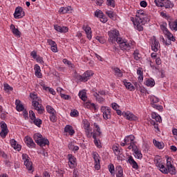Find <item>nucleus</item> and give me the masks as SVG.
<instances>
[{
  "label": "nucleus",
  "instance_id": "obj_1",
  "mask_svg": "<svg viewBox=\"0 0 177 177\" xmlns=\"http://www.w3.org/2000/svg\"><path fill=\"white\" fill-rule=\"evenodd\" d=\"M154 163L156 167L158 168L159 171H160L162 174H165L166 175L168 174H171V175H175V174H176V169L173 165L174 160L171 157H168L167 158V167H165V165H164L162 159L160 156H155Z\"/></svg>",
  "mask_w": 177,
  "mask_h": 177
},
{
  "label": "nucleus",
  "instance_id": "obj_2",
  "mask_svg": "<svg viewBox=\"0 0 177 177\" xmlns=\"http://www.w3.org/2000/svg\"><path fill=\"white\" fill-rule=\"evenodd\" d=\"M30 97L32 100V105L35 110H37L39 114H44L45 109L42 106V104H41V98L34 93H30Z\"/></svg>",
  "mask_w": 177,
  "mask_h": 177
},
{
  "label": "nucleus",
  "instance_id": "obj_3",
  "mask_svg": "<svg viewBox=\"0 0 177 177\" xmlns=\"http://www.w3.org/2000/svg\"><path fill=\"white\" fill-rule=\"evenodd\" d=\"M95 128V132L92 133L93 139H94V145L98 147V149H102V142H100V138H102V131L100 127L96 123L93 124Z\"/></svg>",
  "mask_w": 177,
  "mask_h": 177
},
{
  "label": "nucleus",
  "instance_id": "obj_4",
  "mask_svg": "<svg viewBox=\"0 0 177 177\" xmlns=\"http://www.w3.org/2000/svg\"><path fill=\"white\" fill-rule=\"evenodd\" d=\"M108 41L110 44H118L119 41L122 39V37H120V31L116 29L111 30L108 32Z\"/></svg>",
  "mask_w": 177,
  "mask_h": 177
},
{
  "label": "nucleus",
  "instance_id": "obj_5",
  "mask_svg": "<svg viewBox=\"0 0 177 177\" xmlns=\"http://www.w3.org/2000/svg\"><path fill=\"white\" fill-rule=\"evenodd\" d=\"M33 139L40 147H44V146H49V140L41 136L39 133H36L33 136Z\"/></svg>",
  "mask_w": 177,
  "mask_h": 177
},
{
  "label": "nucleus",
  "instance_id": "obj_6",
  "mask_svg": "<svg viewBox=\"0 0 177 177\" xmlns=\"http://www.w3.org/2000/svg\"><path fill=\"white\" fill-rule=\"evenodd\" d=\"M155 3L158 8H165V9H172L174 4L171 0H164L163 1H160V0H155Z\"/></svg>",
  "mask_w": 177,
  "mask_h": 177
},
{
  "label": "nucleus",
  "instance_id": "obj_7",
  "mask_svg": "<svg viewBox=\"0 0 177 177\" xmlns=\"http://www.w3.org/2000/svg\"><path fill=\"white\" fill-rule=\"evenodd\" d=\"M118 44L120 45V48L122 50H131L132 46H133V43L131 41H127L125 39H121Z\"/></svg>",
  "mask_w": 177,
  "mask_h": 177
},
{
  "label": "nucleus",
  "instance_id": "obj_8",
  "mask_svg": "<svg viewBox=\"0 0 177 177\" xmlns=\"http://www.w3.org/2000/svg\"><path fill=\"white\" fill-rule=\"evenodd\" d=\"M147 19H135L133 21L134 28L138 31H143V26L146 24Z\"/></svg>",
  "mask_w": 177,
  "mask_h": 177
},
{
  "label": "nucleus",
  "instance_id": "obj_9",
  "mask_svg": "<svg viewBox=\"0 0 177 177\" xmlns=\"http://www.w3.org/2000/svg\"><path fill=\"white\" fill-rule=\"evenodd\" d=\"M124 142H126V145L128 147L129 150H131L136 146V142H135V136L133 135H129L124 138Z\"/></svg>",
  "mask_w": 177,
  "mask_h": 177
},
{
  "label": "nucleus",
  "instance_id": "obj_10",
  "mask_svg": "<svg viewBox=\"0 0 177 177\" xmlns=\"http://www.w3.org/2000/svg\"><path fill=\"white\" fill-rule=\"evenodd\" d=\"M93 71H86L82 75L77 76V80L81 81V82H86L88 80H91V77L93 75Z\"/></svg>",
  "mask_w": 177,
  "mask_h": 177
},
{
  "label": "nucleus",
  "instance_id": "obj_11",
  "mask_svg": "<svg viewBox=\"0 0 177 177\" xmlns=\"http://www.w3.org/2000/svg\"><path fill=\"white\" fill-rule=\"evenodd\" d=\"M22 160L28 171L32 172V162L30 161V157L26 153L22 154Z\"/></svg>",
  "mask_w": 177,
  "mask_h": 177
},
{
  "label": "nucleus",
  "instance_id": "obj_12",
  "mask_svg": "<svg viewBox=\"0 0 177 177\" xmlns=\"http://www.w3.org/2000/svg\"><path fill=\"white\" fill-rule=\"evenodd\" d=\"M101 111L102 113L104 120H110L111 118V109L109 106H102Z\"/></svg>",
  "mask_w": 177,
  "mask_h": 177
},
{
  "label": "nucleus",
  "instance_id": "obj_13",
  "mask_svg": "<svg viewBox=\"0 0 177 177\" xmlns=\"http://www.w3.org/2000/svg\"><path fill=\"white\" fill-rule=\"evenodd\" d=\"M83 128L87 138H91L92 136V128L91 127V123H89L87 120L83 121Z\"/></svg>",
  "mask_w": 177,
  "mask_h": 177
},
{
  "label": "nucleus",
  "instance_id": "obj_14",
  "mask_svg": "<svg viewBox=\"0 0 177 177\" xmlns=\"http://www.w3.org/2000/svg\"><path fill=\"white\" fill-rule=\"evenodd\" d=\"M0 126L1 128V131L0 132V136L2 139H5L6 136H8V133H9V129H8V125L5 122H1Z\"/></svg>",
  "mask_w": 177,
  "mask_h": 177
},
{
  "label": "nucleus",
  "instance_id": "obj_15",
  "mask_svg": "<svg viewBox=\"0 0 177 177\" xmlns=\"http://www.w3.org/2000/svg\"><path fill=\"white\" fill-rule=\"evenodd\" d=\"M160 102V99L158 97L152 95L151 97V104L152 105V107L153 109H156V110H158L159 111L162 110V106L157 104Z\"/></svg>",
  "mask_w": 177,
  "mask_h": 177
},
{
  "label": "nucleus",
  "instance_id": "obj_16",
  "mask_svg": "<svg viewBox=\"0 0 177 177\" xmlns=\"http://www.w3.org/2000/svg\"><path fill=\"white\" fill-rule=\"evenodd\" d=\"M122 114V116L129 121H138V116L135 115L130 111H123Z\"/></svg>",
  "mask_w": 177,
  "mask_h": 177
},
{
  "label": "nucleus",
  "instance_id": "obj_17",
  "mask_svg": "<svg viewBox=\"0 0 177 177\" xmlns=\"http://www.w3.org/2000/svg\"><path fill=\"white\" fill-rule=\"evenodd\" d=\"M151 48L153 52H158V49H160V42L154 37L151 39Z\"/></svg>",
  "mask_w": 177,
  "mask_h": 177
},
{
  "label": "nucleus",
  "instance_id": "obj_18",
  "mask_svg": "<svg viewBox=\"0 0 177 177\" xmlns=\"http://www.w3.org/2000/svg\"><path fill=\"white\" fill-rule=\"evenodd\" d=\"M24 16H25V14H24V11H23V8L17 7L15 9V12L14 13L15 19H21V17H24Z\"/></svg>",
  "mask_w": 177,
  "mask_h": 177
},
{
  "label": "nucleus",
  "instance_id": "obj_19",
  "mask_svg": "<svg viewBox=\"0 0 177 177\" xmlns=\"http://www.w3.org/2000/svg\"><path fill=\"white\" fill-rule=\"evenodd\" d=\"M82 30L85 31V33L86 34V37L88 39H92V28H91V26L86 25H84L82 26Z\"/></svg>",
  "mask_w": 177,
  "mask_h": 177
},
{
  "label": "nucleus",
  "instance_id": "obj_20",
  "mask_svg": "<svg viewBox=\"0 0 177 177\" xmlns=\"http://www.w3.org/2000/svg\"><path fill=\"white\" fill-rule=\"evenodd\" d=\"M25 143L27 145V147H30V149H35L36 146L35 142H34V140H32V138L28 136L25 138Z\"/></svg>",
  "mask_w": 177,
  "mask_h": 177
},
{
  "label": "nucleus",
  "instance_id": "obj_21",
  "mask_svg": "<svg viewBox=\"0 0 177 177\" xmlns=\"http://www.w3.org/2000/svg\"><path fill=\"white\" fill-rule=\"evenodd\" d=\"M127 162H129V164H130V165H131L132 168H133L134 169H138V168H139L138 162L135 161V159H133V157H132V156H129L128 157Z\"/></svg>",
  "mask_w": 177,
  "mask_h": 177
},
{
  "label": "nucleus",
  "instance_id": "obj_22",
  "mask_svg": "<svg viewBox=\"0 0 177 177\" xmlns=\"http://www.w3.org/2000/svg\"><path fill=\"white\" fill-rule=\"evenodd\" d=\"M68 165L70 168H75V157L73 156V154H68Z\"/></svg>",
  "mask_w": 177,
  "mask_h": 177
},
{
  "label": "nucleus",
  "instance_id": "obj_23",
  "mask_svg": "<svg viewBox=\"0 0 177 177\" xmlns=\"http://www.w3.org/2000/svg\"><path fill=\"white\" fill-rule=\"evenodd\" d=\"M68 149L71 150V151H73V153H77V151L80 150V147L75 145V142H71L68 143Z\"/></svg>",
  "mask_w": 177,
  "mask_h": 177
},
{
  "label": "nucleus",
  "instance_id": "obj_24",
  "mask_svg": "<svg viewBox=\"0 0 177 177\" xmlns=\"http://www.w3.org/2000/svg\"><path fill=\"white\" fill-rule=\"evenodd\" d=\"M54 28L55 31H57L58 32L66 33L68 32V28L66 26H60L59 25H55Z\"/></svg>",
  "mask_w": 177,
  "mask_h": 177
},
{
  "label": "nucleus",
  "instance_id": "obj_25",
  "mask_svg": "<svg viewBox=\"0 0 177 177\" xmlns=\"http://www.w3.org/2000/svg\"><path fill=\"white\" fill-rule=\"evenodd\" d=\"M147 17V15H146V13L142 10H139L137 12L136 17V19H141L142 20H146Z\"/></svg>",
  "mask_w": 177,
  "mask_h": 177
},
{
  "label": "nucleus",
  "instance_id": "obj_26",
  "mask_svg": "<svg viewBox=\"0 0 177 177\" xmlns=\"http://www.w3.org/2000/svg\"><path fill=\"white\" fill-rule=\"evenodd\" d=\"M10 144L15 150H17V151H20V150H21V145L17 144V141L15 139L10 140Z\"/></svg>",
  "mask_w": 177,
  "mask_h": 177
},
{
  "label": "nucleus",
  "instance_id": "obj_27",
  "mask_svg": "<svg viewBox=\"0 0 177 177\" xmlns=\"http://www.w3.org/2000/svg\"><path fill=\"white\" fill-rule=\"evenodd\" d=\"M134 154H135V157L136 158H142L143 157V155L142 154V152L140 151V150H139V149H138V146L134 147L133 148H131Z\"/></svg>",
  "mask_w": 177,
  "mask_h": 177
},
{
  "label": "nucleus",
  "instance_id": "obj_28",
  "mask_svg": "<svg viewBox=\"0 0 177 177\" xmlns=\"http://www.w3.org/2000/svg\"><path fill=\"white\" fill-rule=\"evenodd\" d=\"M115 174L116 177H124V170L122 169V167L120 165L116 166Z\"/></svg>",
  "mask_w": 177,
  "mask_h": 177
},
{
  "label": "nucleus",
  "instance_id": "obj_29",
  "mask_svg": "<svg viewBox=\"0 0 177 177\" xmlns=\"http://www.w3.org/2000/svg\"><path fill=\"white\" fill-rule=\"evenodd\" d=\"M64 132L66 133H69L71 136H73L75 133V131H74V129L73 128V126L71 125H66L64 128Z\"/></svg>",
  "mask_w": 177,
  "mask_h": 177
},
{
  "label": "nucleus",
  "instance_id": "obj_30",
  "mask_svg": "<svg viewBox=\"0 0 177 177\" xmlns=\"http://www.w3.org/2000/svg\"><path fill=\"white\" fill-rule=\"evenodd\" d=\"M84 106L86 109H90V110H94V111H96L97 110L96 105L94 103H91L89 102H85L84 104Z\"/></svg>",
  "mask_w": 177,
  "mask_h": 177
},
{
  "label": "nucleus",
  "instance_id": "obj_31",
  "mask_svg": "<svg viewBox=\"0 0 177 177\" xmlns=\"http://www.w3.org/2000/svg\"><path fill=\"white\" fill-rule=\"evenodd\" d=\"M35 75H36L37 78H42V73H41V67H39L38 64L35 65Z\"/></svg>",
  "mask_w": 177,
  "mask_h": 177
},
{
  "label": "nucleus",
  "instance_id": "obj_32",
  "mask_svg": "<svg viewBox=\"0 0 177 177\" xmlns=\"http://www.w3.org/2000/svg\"><path fill=\"white\" fill-rule=\"evenodd\" d=\"M123 84L129 91H135V86H133L131 82H128L127 80H123Z\"/></svg>",
  "mask_w": 177,
  "mask_h": 177
},
{
  "label": "nucleus",
  "instance_id": "obj_33",
  "mask_svg": "<svg viewBox=\"0 0 177 177\" xmlns=\"http://www.w3.org/2000/svg\"><path fill=\"white\" fill-rule=\"evenodd\" d=\"M15 106L17 111H23L24 110V106L22 105L21 101L16 100Z\"/></svg>",
  "mask_w": 177,
  "mask_h": 177
},
{
  "label": "nucleus",
  "instance_id": "obj_34",
  "mask_svg": "<svg viewBox=\"0 0 177 177\" xmlns=\"http://www.w3.org/2000/svg\"><path fill=\"white\" fill-rule=\"evenodd\" d=\"M71 9V6L68 7H62L59 10V15H66V13H68Z\"/></svg>",
  "mask_w": 177,
  "mask_h": 177
},
{
  "label": "nucleus",
  "instance_id": "obj_35",
  "mask_svg": "<svg viewBox=\"0 0 177 177\" xmlns=\"http://www.w3.org/2000/svg\"><path fill=\"white\" fill-rule=\"evenodd\" d=\"M169 26L171 31H177V19L174 21H169Z\"/></svg>",
  "mask_w": 177,
  "mask_h": 177
},
{
  "label": "nucleus",
  "instance_id": "obj_36",
  "mask_svg": "<svg viewBox=\"0 0 177 177\" xmlns=\"http://www.w3.org/2000/svg\"><path fill=\"white\" fill-rule=\"evenodd\" d=\"M153 145L159 149H164L165 145L164 142H158L157 140H153Z\"/></svg>",
  "mask_w": 177,
  "mask_h": 177
},
{
  "label": "nucleus",
  "instance_id": "obj_37",
  "mask_svg": "<svg viewBox=\"0 0 177 177\" xmlns=\"http://www.w3.org/2000/svg\"><path fill=\"white\" fill-rule=\"evenodd\" d=\"M10 30H12V33L14 34V35H16L17 37H20V31H19V29L16 28L15 25L11 24Z\"/></svg>",
  "mask_w": 177,
  "mask_h": 177
},
{
  "label": "nucleus",
  "instance_id": "obj_38",
  "mask_svg": "<svg viewBox=\"0 0 177 177\" xmlns=\"http://www.w3.org/2000/svg\"><path fill=\"white\" fill-rule=\"evenodd\" d=\"M92 157L95 162H100V156H99V153L96 151L92 152Z\"/></svg>",
  "mask_w": 177,
  "mask_h": 177
},
{
  "label": "nucleus",
  "instance_id": "obj_39",
  "mask_svg": "<svg viewBox=\"0 0 177 177\" xmlns=\"http://www.w3.org/2000/svg\"><path fill=\"white\" fill-rule=\"evenodd\" d=\"M145 85H147V86H150V88H153V86L156 85V82L153 79H148L145 82Z\"/></svg>",
  "mask_w": 177,
  "mask_h": 177
},
{
  "label": "nucleus",
  "instance_id": "obj_40",
  "mask_svg": "<svg viewBox=\"0 0 177 177\" xmlns=\"http://www.w3.org/2000/svg\"><path fill=\"white\" fill-rule=\"evenodd\" d=\"M151 118L155 120L156 122H161V116L157 114V113L153 112L151 113Z\"/></svg>",
  "mask_w": 177,
  "mask_h": 177
},
{
  "label": "nucleus",
  "instance_id": "obj_41",
  "mask_svg": "<svg viewBox=\"0 0 177 177\" xmlns=\"http://www.w3.org/2000/svg\"><path fill=\"white\" fill-rule=\"evenodd\" d=\"M79 97L82 100H83V102H86V99H88V97H86V93L84 91H80Z\"/></svg>",
  "mask_w": 177,
  "mask_h": 177
},
{
  "label": "nucleus",
  "instance_id": "obj_42",
  "mask_svg": "<svg viewBox=\"0 0 177 177\" xmlns=\"http://www.w3.org/2000/svg\"><path fill=\"white\" fill-rule=\"evenodd\" d=\"M46 111L49 113V114H54L56 113V110H55V109L53 107H52V106L50 105H47L46 106Z\"/></svg>",
  "mask_w": 177,
  "mask_h": 177
},
{
  "label": "nucleus",
  "instance_id": "obj_43",
  "mask_svg": "<svg viewBox=\"0 0 177 177\" xmlns=\"http://www.w3.org/2000/svg\"><path fill=\"white\" fill-rule=\"evenodd\" d=\"M113 71L115 73V77H122V71H121V70L119 68H114Z\"/></svg>",
  "mask_w": 177,
  "mask_h": 177
},
{
  "label": "nucleus",
  "instance_id": "obj_44",
  "mask_svg": "<svg viewBox=\"0 0 177 177\" xmlns=\"http://www.w3.org/2000/svg\"><path fill=\"white\" fill-rule=\"evenodd\" d=\"M94 96L98 103H104V98L102 97L97 93H94Z\"/></svg>",
  "mask_w": 177,
  "mask_h": 177
},
{
  "label": "nucleus",
  "instance_id": "obj_45",
  "mask_svg": "<svg viewBox=\"0 0 177 177\" xmlns=\"http://www.w3.org/2000/svg\"><path fill=\"white\" fill-rule=\"evenodd\" d=\"M32 122L39 128H41V125H42V120L39 118L35 119Z\"/></svg>",
  "mask_w": 177,
  "mask_h": 177
},
{
  "label": "nucleus",
  "instance_id": "obj_46",
  "mask_svg": "<svg viewBox=\"0 0 177 177\" xmlns=\"http://www.w3.org/2000/svg\"><path fill=\"white\" fill-rule=\"evenodd\" d=\"M165 35H166L167 37V38L169 41H172L173 42H175V41H176V39L174 37V35H172V33H171V32H169V31L166 32L165 34Z\"/></svg>",
  "mask_w": 177,
  "mask_h": 177
},
{
  "label": "nucleus",
  "instance_id": "obj_47",
  "mask_svg": "<svg viewBox=\"0 0 177 177\" xmlns=\"http://www.w3.org/2000/svg\"><path fill=\"white\" fill-rule=\"evenodd\" d=\"M160 27L163 34H167V32L169 31L168 28H167V23H163L160 26Z\"/></svg>",
  "mask_w": 177,
  "mask_h": 177
},
{
  "label": "nucleus",
  "instance_id": "obj_48",
  "mask_svg": "<svg viewBox=\"0 0 177 177\" xmlns=\"http://www.w3.org/2000/svg\"><path fill=\"white\" fill-rule=\"evenodd\" d=\"M109 171L110 174L113 176L115 175V169L114 168V165L111 164L108 166Z\"/></svg>",
  "mask_w": 177,
  "mask_h": 177
},
{
  "label": "nucleus",
  "instance_id": "obj_49",
  "mask_svg": "<svg viewBox=\"0 0 177 177\" xmlns=\"http://www.w3.org/2000/svg\"><path fill=\"white\" fill-rule=\"evenodd\" d=\"M95 17H99V19H102L104 15L103 14V12L100 10H96L95 12Z\"/></svg>",
  "mask_w": 177,
  "mask_h": 177
},
{
  "label": "nucleus",
  "instance_id": "obj_50",
  "mask_svg": "<svg viewBox=\"0 0 177 177\" xmlns=\"http://www.w3.org/2000/svg\"><path fill=\"white\" fill-rule=\"evenodd\" d=\"M137 74L139 75L138 80H143V71L142 70V68H138L137 69Z\"/></svg>",
  "mask_w": 177,
  "mask_h": 177
},
{
  "label": "nucleus",
  "instance_id": "obj_51",
  "mask_svg": "<svg viewBox=\"0 0 177 177\" xmlns=\"http://www.w3.org/2000/svg\"><path fill=\"white\" fill-rule=\"evenodd\" d=\"M50 120L51 121V122H56L57 121V116H56V112L55 113L50 114Z\"/></svg>",
  "mask_w": 177,
  "mask_h": 177
},
{
  "label": "nucleus",
  "instance_id": "obj_52",
  "mask_svg": "<svg viewBox=\"0 0 177 177\" xmlns=\"http://www.w3.org/2000/svg\"><path fill=\"white\" fill-rule=\"evenodd\" d=\"M106 15H107L110 19H112V20L114 19V16H115L114 12L110 10L106 11Z\"/></svg>",
  "mask_w": 177,
  "mask_h": 177
},
{
  "label": "nucleus",
  "instance_id": "obj_53",
  "mask_svg": "<svg viewBox=\"0 0 177 177\" xmlns=\"http://www.w3.org/2000/svg\"><path fill=\"white\" fill-rule=\"evenodd\" d=\"M106 5L112 8H115V1L114 0H106Z\"/></svg>",
  "mask_w": 177,
  "mask_h": 177
},
{
  "label": "nucleus",
  "instance_id": "obj_54",
  "mask_svg": "<svg viewBox=\"0 0 177 177\" xmlns=\"http://www.w3.org/2000/svg\"><path fill=\"white\" fill-rule=\"evenodd\" d=\"M113 150L115 156H120L121 151H120V149L118 148V147L114 145L113 147Z\"/></svg>",
  "mask_w": 177,
  "mask_h": 177
},
{
  "label": "nucleus",
  "instance_id": "obj_55",
  "mask_svg": "<svg viewBox=\"0 0 177 177\" xmlns=\"http://www.w3.org/2000/svg\"><path fill=\"white\" fill-rule=\"evenodd\" d=\"M29 117L32 122L37 118V117H35V113H34L33 111H29Z\"/></svg>",
  "mask_w": 177,
  "mask_h": 177
},
{
  "label": "nucleus",
  "instance_id": "obj_56",
  "mask_svg": "<svg viewBox=\"0 0 177 177\" xmlns=\"http://www.w3.org/2000/svg\"><path fill=\"white\" fill-rule=\"evenodd\" d=\"M133 58L135 60H139L140 59V54H139V51L136 50L133 53Z\"/></svg>",
  "mask_w": 177,
  "mask_h": 177
},
{
  "label": "nucleus",
  "instance_id": "obj_57",
  "mask_svg": "<svg viewBox=\"0 0 177 177\" xmlns=\"http://www.w3.org/2000/svg\"><path fill=\"white\" fill-rule=\"evenodd\" d=\"M4 91H13V87L10 86L8 84H4Z\"/></svg>",
  "mask_w": 177,
  "mask_h": 177
},
{
  "label": "nucleus",
  "instance_id": "obj_58",
  "mask_svg": "<svg viewBox=\"0 0 177 177\" xmlns=\"http://www.w3.org/2000/svg\"><path fill=\"white\" fill-rule=\"evenodd\" d=\"M78 111L74 109L71 112V117H78Z\"/></svg>",
  "mask_w": 177,
  "mask_h": 177
},
{
  "label": "nucleus",
  "instance_id": "obj_59",
  "mask_svg": "<svg viewBox=\"0 0 177 177\" xmlns=\"http://www.w3.org/2000/svg\"><path fill=\"white\" fill-rule=\"evenodd\" d=\"M62 62L64 64H66L69 67H73V64L70 61H68L67 59H64Z\"/></svg>",
  "mask_w": 177,
  "mask_h": 177
},
{
  "label": "nucleus",
  "instance_id": "obj_60",
  "mask_svg": "<svg viewBox=\"0 0 177 177\" xmlns=\"http://www.w3.org/2000/svg\"><path fill=\"white\" fill-rule=\"evenodd\" d=\"M60 96L62 99H64V100H68L71 99V97H70V95H68L61 93Z\"/></svg>",
  "mask_w": 177,
  "mask_h": 177
},
{
  "label": "nucleus",
  "instance_id": "obj_61",
  "mask_svg": "<svg viewBox=\"0 0 177 177\" xmlns=\"http://www.w3.org/2000/svg\"><path fill=\"white\" fill-rule=\"evenodd\" d=\"M36 60H37V63H39L40 64H44V58H42L40 56H37V57L36 58Z\"/></svg>",
  "mask_w": 177,
  "mask_h": 177
},
{
  "label": "nucleus",
  "instance_id": "obj_62",
  "mask_svg": "<svg viewBox=\"0 0 177 177\" xmlns=\"http://www.w3.org/2000/svg\"><path fill=\"white\" fill-rule=\"evenodd\" d=\"M46 91H48V92H50V93H51V95H56V91H55V89L50 88V87H47L46 88Z\"/></svg>",
  "mask_w": 177,
  "mask_h": 177
},
{
  "label": "nucleus",
  "instance_id": "obj_63",
  "mask_svg": "<svg viewBox=\"0 0 177 177\" xmlns=\"http://www.w3.org/2000/svg\"><path fill=\"white\" fill-rule=\"evenodd\" d=\"M47 43L48 44V45H50V46H54L55 45H56V42L50 39L47 40Z\"/></svg>",
  "mask_w": 177,
  "mask_h": 177
},
{
  "label": "nucleus",
  "instance_id": "obj_64",
  "mask_svg": "<svg viewBox=\"0 0 177 177\" xmlns=\"http://www.w3.org/2000/svg\"><path fill=\"white\" fill-rule=\"evenodd\" d=\"M51 50L52 52H54V53H56L57 52V44H55V46H52Z\"/></svg>",
  "mask_w": 177,
  "mask_h": 177
}]
</instances>
